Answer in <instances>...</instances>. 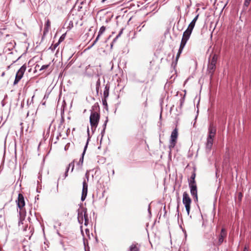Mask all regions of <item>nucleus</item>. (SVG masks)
<instances>
[{"label": "nucleus", "mask_w": 251, "mask_h": 251, "mask_svg": "<svg viewBox=\"0 0 251 251\" xmlns=\"http://www.w3.org/2000/svg\"><path fill=\"white\" fill-rule=\"evenodd\" d=\"M216 128L212 124H211L208 128V135L205 144V151L209 153L212 149L214 138L215 136Z\"/></svg>", "instance_id": "1"}, {"label": "nucleus", "mask_w": 251, "mask_h": 251, "mask_svg": "<svg viewBox=\"0 0 251 251\" xmlns=\"http://www.w3.org/2000/svg\"><path fill=\"white\" fill-rule=\"evenodd\" d=\"M218 59V55L214 54L210 55L209 58V62L207 66V72L208 75H210V78H212L216 69V64Z\"/></svg>", "instance_id": "2"}, {"label": "nucleus", "mask_w": 251, "mask_h": 251, "mask_svg": "<svg viewBox=\"0 0 251 251\" xmlns=\"http://www.w3.org/2000/svg\"><path fill=\"white\" fill-rule=\"evenodd\" d=\"M100 119V114L97 111H92L90 116V123L92 130L97 128Z\"/></svg>", "instance_id": "3"}, {"label": "nucleus", "mask_w": 251, "mask_h": 251, "mask_svg": "<svg viewBox=\"0 0 251 251\" xmlns=\"http://www.w3.org/2000/svg\"><path fill=\"white\" fill-rule=\"evenodd\" d=\"M192 201L190 198L188 194L186 192H184L183 194L182 202L184 204L187 214L189 215L190 214L191 203Z\"/></svg>", "instance_id": "4"}, {"label": "nucleus", "mask_w": 251, "mask_h": 251, "mask_svg": "<svg viewBox=\"0 0 251 251\" xmlns=\"http://www.w3.org/2000/svg\"><path fill=\"white\" fill-rule=\"evenodd\" d=\"M178 137V131L177 129L176 128L172 132L171 135V139L170 141V144L169 148L171 151L172 149H173L176 145L177 139Z\"/></svg>", "instance_id": "5"}, {"label": "nucleus", "mask_w": 251, "mask_h": 251, "mask_svg": "<svg viewBox=\"0 0 251 251\" xmlns=\"http://www.w3.org/2000/svg\"><path fill=\"white\" fill-rule=\"evenodd\" d=\"M26 69V66L25 65H23L18 71V72L16 73L15 79L13 83V84L14 85L17 84L18 82L20 81V80L22 79L24 75V74L25 72Z\"/></svg>", "instance_id": "6"}, {"label": "nucleus", "mask_w": 251, "mask_h": 251, "mask_svg": "<svg viewBox=\"0 0 251 251\" xmlns=\"http://www.w3.org/2000/svg\"><path fill=\"white\" fill-rule=\"evenodd\" d=\"M192 32L186 29L183 34L182 38L181 41L180 45L183 46H185L187 41L189 40Z\"/></svg>", "instance_id": "7"}, {"label": "nucleus", "mask_w": 251, "mask_h": 251, "mask_svg": "<svg viewBox=\"0 0 251 251\" xmlns=\"http://www.w3.org/2000/svg\"><path fill=\"white\" fill-rule=\"evenodd\" d=\"M16 202L17 203V205L18 207L21 210H22V209L25 205V201L24 197L22 194H19L18 200L16 201Z\"/></svg>", "instance_id": "8"}, {"label": "nucleus", "mask_w": 251, "mask_h": 251, "mask_svg": "<svg viewBox=\"0 0 251 251\" xmlns=\"http://www.w3.org/2000/svg\"><path fill=\"white\" fill-rule=\"evenodd\" d=\"M87 190H88V184L86 183L85 180H84L83 182V188L82 190V195L81 200L82 201H84L87 196Z\"/></svg>", "instance_id": "9"}, {"label": "nucleus", "mask_w": 251, "mask_h": 251, "mask_svg": "<svg viewBox=\"0 0 251 251\" xmlns=\"http://www.w3.org/2000/svg\"><path fill=\"white\" fill-rule=\"evenodd\" d=\"M189 186L190 188L191 194L197 200L198 194L197 184H189Z\"/></svg>", "instance_id": "10"}, {"label": "nucleus", "mask_w": 251, "mask_h": 251, "mask_svg": "<svg viewBox=\"0 0 251 251\" xmlns=\"http://www.w3.org/2000/svg\"><path fill=\"white\" fill-rule=\"evenodd\" d=\"M226 236V231L225 228H222L218 239V245H220Z\"/></svg>", "instance_id": "11"}, {"label": "nucleus", "mask_w": 251, "mask_h": 251, "mask_svg": "<svg viewBox=\"0 0 251 251\" xmlns=\"http://www.w3.org/2000/svg\"><path fill=\"white\" fill-rule=\"evenodd\" d=\"M199 15L198 14L192 21V22L190 23V24L188 25V27L187 28V30L192 32L193 28L195 27L196 23L198 19Z\"/></svg>", "instance_id": "12"}, {"label": "nucleus", "mask_w": 251, "mask_h": 251, "mask_svg": "<svg viewBox=\"0 0 251 251\" xmlns=\"http://www.w3.org/2000/svg\"><path fill=\"white\" fill-rule=\"evenodd\" d=\"M196 176V172L195 171H194L192 172L191 177L188 179L189 184H196V181L195 180Z\"/></svg>", "instance_id": "13"}, {"label": "nucleus", "mask_w": 251, "mask_h": 251, "mask_svg": "<svg viewBox=\"0 0 251 251\" xmlns=\"http://www.w3.org/2000/svg\"><path fill=\"white\" fill-rule=\"evenodd\" d=\"M128 251H140L138 244H132L129 247Z\"/></svg>", "instance_id": "14"}, {"label": "nucleus", "mask_w": 251, "mask_h": 251, "mask_svg": "<svg viewBox=\"0 0 251 251\" xmlns=\"http://www.w3.org/2000/svg\"><path fill=\"white\" fill-rule=\"evenodd\" d=\"M110 87L109 85H106L104 88V90L103 92V96L104 98H108L109 96V91Z\"/></svg>", "instance_id": "15"}, {"label": "nucleus", "mask_w": 251, "mask_h": 251, "mask_svg": "<svg viewBox=\"0 0 251 251\" xmlns=\"http://www.w3.org/2000/svg\"><path fill=\"white\" fill-rule=\"evenodd\" d=\"M184 48V46H183L180 45L179 49L178 51L176 56V62H177L178 59V58L180 55V54L181 53Z\"/></svg>", "instance_id": "16"}, {"label": "nucleus", "mask_w": 251, "mask_h": 251, "mask_svg": "<svg viewBox=\"0 0 251 251\" xmlns=\"http://www.w3.org/2000/svg\"><path fill=\"white\" fill-rule=\"evenodd\" d=\"M87 144H88V142L86 143V145L85 146V148H84V151H83V153H82V157L80 158V160H79V163H80L81 165L82 164L83 162V156H84V155L85 154L86 150V149L87 148Z\"/></svg>", "instance_id": "17"}, {"label": "nucleus", "mask_w": 251, "mask_h": 251, "mask_svg": "<svg viewBox=\"0 0 251 251\" xmlns=\"http://www.w3.org/2000/svg\"><path fill=\"white\" fill-rule=\"evenodd\" d=\"M251 1V0H245L243 5V8L244 9H246L249 6Z\"/></svg>", "instance_id": "18"}, {"label": "nucleus", "mask_w": 251, "mask_h": 251, "mask_svg": "<svg viewBox=\"0 0 251 251\" xmlns=\"http://www.w3.org/2000/svg\"><path fill=\"white\" fill-rule=\"evenodd\" d=\"M100 78H99L96 83V92L97 93H99V90L100 88Z\"/></svg>", "instance_id": "19"}, {"label": "nucleus", "mask_w": 251, "mask_h": 251, "mask_svg": "<svg viewBox=\"0 0 251 251\" xmlns=\"http://www.w3.org/2000/svg\"><path fill=\"white\" fill-rule=\"evenodd\" d=\"M71 166H72V171H73V169L74 168V162H72L70 164H69V166L68 167V168L67 169V170H66V172L65 173V176H68V172L69 169V168H70V167Z\"/></svg>", "instance_id": "20"}, {"label": "nucleus", "mask_w": 251, "mask_h": 251, "mask_svg": "<svg viewBox=\"0 0 251 251\" xmlns=\"http://www.w3.org/2000/svg\"><path fill=\"white\" fill-rule=\"evenodd\" d=\"M84 219H85V224H85V225H87V223L88 222V215H87L86 211H85V212H84Z\"/></svg>", "instance_id": "21"}, {"label": "nucleus", "mask_w": 251, "mask_h": 251, "mask_svg": "<svg viewBox=\"0 0 251 251\" xmlns=\"http://www.w3.org/2000/svg\"><path fill=\"white\" fill-rule=\"evenodd\" d=\"M105 30V27L102 26L99 31V34H102Z\"/></svg>", "instance_id": "22"}, {"label": "nucleus", "mask_w": 251, "mask_h": 251, "mask_svg": "<svg viewBox=\"0 0 251 251\" xmlns=\"http://www.w3.org/2000/svg\"><path fill=\"white\" fill-rule=\"evenodd\" d=\"M50 26V20L48 19L47 21L46 22V23L45 24V28L47 29Z\"/></svg>", "instance_id": "23"}, {"label": "nucleus", "mask_w": 251, "mask_h": 251, "mask_svg": "<svg viewBox=\"0 0 251 251\" xmlns=\"http://www.w3.org/2000/svg\"><path fill=\"white\" fill-rule=\"evenodd\" d=\"M80 219L81 220H83V214H82V212H78V220L80 221Z\"/></svg>", "instance_id": "24"}, {"label": "nucleus", "mask_w": 251, "mask_h": 251, "mask_svg": "<svg viewBox=\"0 0 251 251\" xmlns=\"http://www.w3.org/2000/svg\"><path fill=\"white\" fill-rule=\"evenodd\" d=\"M59 44H60V43H59V42L58 41L57 43H55L53 45H52L51 47V48H52V50H55L56 48V47L59 45Z\"/></svg>", "instance_id": "25"}, {"label": "nucleus", "mask_w": 251, "mask_h": 251, "mask_svg": "<svg viewBox=\"0 0 251 251\" xmlns=\"http://www.w3.org/2000/svg\"><path fill=\"white\" fill-rule=\"evenodd\" d=\"M102 104L103 105H105L106 106H107V103L106 101V98H103L102 99Z\"/></svg>", "instance_id": "26"}, {"label": "nucleus", "mask_w": 251, "mask_h": 251, "mask_svg": "<svg viewBox=\"0 0 251 251\" xmlns=\"http://www.w3.org/2000/svg\"><path fill=\"white\" fill-rule=\"evenodd\" d=\"M122 30H121L119 33L118 34V35L116 36V37L113 40V42H115L116 40L121 36V35L122 34Z\"/></svg>", "instance_id": "27"}, {"label": "nucleus", "mask_w": 251, "mask_h": 251, "mask_svg": "<svg viewBox=\"0 0 251 251\" xmlns=\"http://www.w3.org/2000/svg\"><path fill=\"white\" fill-rule=\"evenodd\" d=\"M101 34H99V33H98V35L96 38V39H95V40L94 41L93 44V45H94V44H95L96 43V42L98 41V40L99 39V38L100 37Z\"/></svg>", "instance_id": "28"}, {"label": "nucleus", "mask_w": 251, "mask_h": 251, "mask_svg": "<svg viewBox=\"0 0 251 251\" xmlns=\"http://www.w3.org/2000/svg\"><path fill=\"white\" fill-rule=\"evenodd\" d=\"M49 65H43L40 69V70H45L48 68Z\"/></svg>", "instance_id": "29"}, {"label": "nucleus", "mask_w": 251, "mask_h": 251, "mask_svg": "<svg viewBox=\"0 0 251 251\" xmlns=\"http://www.w3.org/2000/svg\"><path fill=\"white\" fill-rule=\"evenodd\" d=\"M64 35H63L60 37L59 41H58L59 43H60L61 42H62L64 40Z\"/></svg>", "instance_id": "30"}, {"label": "nucleus", "mask_w": 251, "mask_h": 251, "mask_svg": "<svg viewBox=\"0 0 251 251\" xmlns=\"http://www.w3.org/2000/svg\"><path fill=\"white\" fill-rule=\"evenodd\" d=\"M242 197V194L241 193H239V198L241 199Z\"/></svg>", "instance_id": "31"}, {"label": "nucleus", "mask_w": 251, "mask_h": 251, "mask_svg": "<svg viewBox=\"0 0 251 251\" xmlns=\"http://www.w3.org/2000/svg\"><path fill=\"white\" fill-rule=\"evenodd\" d=\"M243 251H248V248L246 247H245Z\"/></svg>", "instance_id": "32"}, {"label": "nucleus", "mask_w": 251, "mask_h": 251, "mask_svg": "<svg viewBox=\"0 0 251 251\" xmlns=\"http://www.w3.org/2000/svg\"><path fill=\"white\" fill-rule=\"evenodd\" d=\"M107 121H108V120H106V121H105V124H104V127H105V126H106V123H107Z\"/></svg>", "instance_id": "33"}, {"label": "nucleus", "mask_w": 251, "mask_h": 251, "mask_svg": "<svg viewBox=\"0 0 251 251\" xmlns=\"http://www.w3.org/2000/svg\"><path fill=\"white\" fill-rule=\"evenodd\" d=\"M89 67H90V65H88V66L86 68Z\"/></svg>", "instance_id": "34"}]
</instances>
